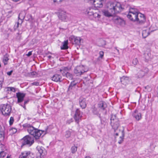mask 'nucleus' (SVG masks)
I'll return each mask as SVG.
<instances>
[{
  "label": "nucleus",
  "instance_id": "obj_59",
  "mask_svg": "<svg viewBox=\"0 0 158 158\" xmlns=\"http://www.w3.org/2000/svg\"><path fill=\"white\" fill-rule=\"evenodd\" d=\"M115 48L116 50H117V47H115Z\"/></svg>",
  "mask_w": 158,
  "mask_h": 158
},
{
  "label": "nucleus",
  "instance_id": "obj_40",
  "mask_svg": "<svg viewBox=\"0 0 158 158\" xmlns=\"http://www.w3.org/2000/svg\"><path fill=\"white\" fill-rule=\"evenodd\" d=\"M138 63V60L137 58H135L132 61L133 64L135 65H136Z\"/></svg>",
  "mask_w": 158,
  "mask_h": 158
},
{
  "label": "nucleus",
  "instance_id": "obj_55",
  "mask_svg": "<svg viewBox=\"0 0 158 158\" xmlns=\"http://www.w3.org/2000/svg\"><path fill=\"white\" fill-rule=\"evenodd\" d=\"M13 129L15 130V131L16 132L17 131V130L15 128H14Z\"/></svg>",
  "mask_w": 158,
  "mask_h": 158
},
{
  "label": "nucleus",
  "instance_id": "obj_56",
  "mask_svg": "<svg viewBox=\"0 0 158 158\" xmlns=\"http://www.w3.org/2000/svg\"><path fill=\"white\" fill-rule=\"evenodd\" d=\"M117 51L118 52V53H119V50L118 49H117Z\"/></svg>",
  "mask_w": 158,
  "mask_h": 158
},
{
  "label": "nucleus",
  "instance_id": "obj_45",
  "mask_svg": "<svg viewBox=\"0 0 158 158\" xmlns=\"http://www.w3.org/2000/svg\"><path fill=\"white\" fill-rule=\"evenodd\" d=\"M145 89H149V90H147V91H148V92H149V90H151L149 86H145Z\"/></svg>",
  "mask_w": 158,
  "mask_h": 158
},
{
  "label": "nucleus",
  "instance_id": "obj_3",
  "mask_svg": "<svg viewBox=\"0 0 158 158\" xmlns=\"http://www.w3.org/2000/svg\"><path fill=\"white\" fill-rule=\"evenodd\" d=\"M0 110L2 114L5 116L10 114L11 110V106L8 104H2L0 106Z\"/></svg>",
  "mask_w": 158,
  "mask_h": 158
},
{
  "label": "nucleus",
  "instance_id": "obj_11",
  "mask_svg": "<svg viewBox=\"0 0 158 158\" xmlns=\"http://www.w3.org/2000/svg\"><path fill=\"white\" fill-rule=\"evenodd\" d=\"M19 158H33L34 156L30 152L25 151L21 153Z\"/></svg>",
  "mask_w": 158,
  "mask_h": 158
},
{
  "label": "nucleus",
  "instance_id": "obj_5",
  "mask_svg": "<svg viewBox=\"0 0 158 158\" xmlns=\"http://www.w3.org/2000/svg\"><path fill=\"white\" fill-rule=\"evenodd\" d=\"M137 75L139 78H142L147 74L149 72L148 69L143 66H141L139 68Z\"/></svg>",
  "mask_w": 158,
  "mask_h": 158
},
{
  "label": "nucleus",
  "instance_id": "obj_39",
  "mask_svg": "<svg viewBox=\"0 0 158 158\" xmlns=\"http://www.w3.org/2000/svg\"><path fill=\"white\" fill-rule=\"evenodd\" d=\"M14 122V118L13 117H10V120L9 121V124L10 126L12 125Z\"/></svg>",
  "mask_w": 158,
  "mask_h": 158
},
{
  "label": "nucleus",
  "instance_id": "obj_7",
  "mask_svg": "<svg viewBox=\"0 0 158 158\" xmlns=\"http://www.w3.org/2000/svg\"><path fill=\"white\" fill-rule=\"evenodd\" d=\"M84 69V67L83 65L77 66L74 69V73L77 76H80L84 73L87 71V70H85Z\"/></svg>",
  "mask_w": 158,
  "mask_h": 158
},
{
  "label": "nucleus",
  "instance_id": "obj_9",
  "mask_svg": "<svg viewBox=\"0 0 158 158\" xmlns=\"http://www.w3.org/2000/svg\"><path fill=\"white\" fill-rule=\"evenodd\" d=\"M82 113L81 112L79 109H77L73 118L75 122L77 123H79V121L81 119V118L82 117Z\"/></svg>",
  "mask_w": 158,
  "mask_h": 158
},
{
  "label": "nucleus",
  "instance_id": "obj_35",
  "mask_svg": "<svg viewBox=\"0 0 158 158\" xmlns=\"http://www.w3.org/2000/svg\"><path fill=\"white\" fill-rule=\"evenodd\" d=\"M99 56L98 58V60H100V59H102L104 56V52L102 51H101L99 52Z\"/></svg>",
  "mask_w": 158,
  "mask_h": 158
},
{
  "label": "nucleus",
  "instance_id": "obj_15",
  "mask_svg": "<svg viewBox=\"0 0 158 158\" xmlns=\"http://www.w3.org/2000/svg\"><path fill=\"white\" fill-rule=\"evenodd\" d=\"M58 17L60 19L64 21H66L68 19L67 14L64 11H61L59 13Z\"/></svg>",
  "mask_w": 158,
  "mask_h": 158
},
{
  "label": "nucleus",
  "instance_id": "obj_53",
  "mask_svg": "<svg viewBox=\"0 0 158 158\" xmlns=\"http://www.w3.org/2000/svg\"><path fill=\"white\" fill-rule=\"evenodd\" d=\"M85 158H91L89 156H87L85 157Z\"/></svg>",
  "mask_w": 158,
  "mask_h": 158
},
{
  "label": "nucleus",
  "instance_id": "obj_51",
  "mask_svg": "<svg viewBox=\"0 0 158 158\" xmlns=\"http://www.w3.org/2000/svg\"><path fill=\"white\" fill-rule=\"evenodd\" d=\"M19 24V22H18L17 23V27H18Z\"/></svg>",
  "mask_w": 158,
  "mask_h": 158
},
{
  "label": "nucleus",
  "instance_id": "obj_1",
  "mask_svg": "<svg viewBox=\"0 0 158 158\" xmlns=\"http://www.w3.org/2000/svg\"><path fill=\"white\" fill-rule=\"evenodd\" d=\"M23 127L24 128H27L29 134L32 135L36 139H39L43 132H44L35 128L28 123L24 124Z\"/></svg>",
  "mask_w": 158,
  "mask_h": 158
},
{
  "label": "nucleus",
  "instance_id": "obj_37",
  "mask_svg": "<svg viewBox=\"0 0 158 158\" xmlns=\"http://www.w3.org/2000/svg\"><path fill=\"white\" fill-rule=\"evenodd\" d=\"M132 12L134 14H138L137 10L135 9H134L133 8H131L130 9L129 13H131V12Z\"/></svg>",
  "mask_w": 158,
  "mask_h": 158
},
{
  "label": "nucleus",
  "instance_id": "obj_38",
  "mask_svg": "<svg viewBox=\"0 0 158 158\" xmlns=\"http://www.w3.org/2000/svg\"><path fill=\"white\" fill-rule=\"evenodd\" d=\"M28 102V100H25L24 101V103L23 104H22L21 103H20L19 104V105L21 106L22 107H23L24 109H25L26 108L25 105Z\"/></svg>",
  "mask_w": 158,
  "mask_h": 158
},
{
  "label": "nucleus",
  "instance_id": "obj_17",
  "mask_svg": "<svg viewBox=\"0 0 158 158\" xmlns=\"http://www.w3.org/2000/svg\"><path fill=\"white\" fill-rule=\"evenodd\" d=\"M138 14H134L131 11V13H129L127 15V17L131 20L135 22L137 20V17Z\"/></svg>",
  "mask_w": 158,
  "mask_h": 158
},
{
  "label": "nucleus",
  "instance_id": "obj_26",
  "mask_svg": "<svg viewBox=\"0 0 158 158\" xmlns=\"http://www.w3.org/2000/svg\"><path fill=\"white\" fill-rule=\"evenodd\" d=\"M150 34L149 30L147 29L146 30H143L142 32V36L143 38H146Z\"/></svg>",
  "mask_w": 158,
  "mask_h": 158
},
{
  "label": "nucleus",
  "instance_id": "obj_4",
  "mask_svg": "<svg viewBox=\"0 0 158 158\" xmlns=\"http://www.w3.org/2000/svg\"><path fill=\"white\" fill-rule=\"evenodd\" d=\"M23 141L22 142L21 147H23L24 146H26V147L31 146L34 142L33 138L29 135H27L22 139Z\"/></svg>",
  "mask_w": 158,
  "mask_h": 158
},
{
  "label": "nucleus",
  "instance_id": "obj_50",
  "mask_svg": "<svg viewBox=\"0 0 158 158\" xmlns=\"http://www.w3.org/2000/svg\"><path fill=\"white\" fill-rule=\"evenodd\" d=\"M31 74L32 75H35V72H31Z\"/></svg>",
  "mask_w": 158,
  "mask_h": 158
},
{
  "label": "nucleus",
  "instance_id": "obj_57",
  "mask_svg": "<svg viewBox=\"0 0 158 158\" xmlns=\"http://www.w3.org/2000/svg\"><path fill=\"white\" fill-rule=\"evenodd\" d=\"M53 1L54 2H56L57 1V0H53Z\"/></svg>",
  "mask_w": 158,
  "mask_h": 158
},
{
  "label": "nucleus",
  "instance_id": "obj_23",
  "mask_svg": "<svg viewBox=\"0 0 158 158\" xmlns=\"http://www.w3.org/2000/svg\"><path fill=\"white\" fill-rule=\"evenodd\" d=\"M98 106L99 108L103 110H104L107 106L106 103L103 101H100L98 104Z\"/></svg>",
  "mask_w": 158,
  "mask_h": 158
},
{
  "label": "nucleus",
  "instance_id": "obj_6",
  "mask_svg": "<svg viewBox=\"0 0 158 158\" xmlns=\"http://www.w3.org/2000/svg\"><path fill=\"white\" fill-rule=\"evenodd\" d=\"M110 124L114 131L115 132L119 126V122L118 118H117L115 115L112 116L110 118Z\"/></svg>",
  "mask_w": 158,
  "mask_h": 158
},
{
  "label": "nucleus",
  "instance_id": "obj_28",
  "mask_svg": "<svg viewBox=\"0 0 158 158\" xmlns=\"http://www.w3.org/2000/svg\"><path fill=\"white\" fill-rule=\"evenodd\" d=\"M68 40H66L63 43V45L61 46V49H66L68 48Z\"/></svg>",
  "mask_w": 158,
  "mask_h": 158
},
{
  "label": "nucleus",
  "instance_id": "obj_2",
  "mask_svg": "<svg viewBox=\"0 0 158 158\" xmlns=\"http://www.w3.org/2000/svg\"><path fill=\"white\" fill-rule=\"evenodd\" d=\"M106 7L114 15L121 12L124 9L120 3L116 2H108L107 4Z\"/></svg>",
  "mask_w": 158,
  "mask_h": 158
},
{
  "label": "nucleus",
  "instance_id": "obj_43",
  "mask_svg": "<svg viewBox=\"0 0 158 158\" xmlns=\"http://www.w3.org/2000/svg\"><path fill=\"white\" fill-rule=\"evenodd\" d=\"M9 89L10 91H11L14 92H15V88L13 87H9Z\"/></svg>",
  "mask_w": 158,
  "mask_h": 158
},
{
  "label": "nucleus",
  "instance_id": "obj_33",
  "mask_svg": "<svg viewBox=\"0 0 158 158\" xmlns=\"http://www.w3.org/2000/svg\"><path fill=\"white\" fill-rule=\"evenodd\" d=\"M65 76L69 79L72 80L73 79V75L70 73L68 72L66 74H65Z\"/></svg>",
  "mask_w": 158,
  "mask_h": 158
},
{
  "label": "nucleus",
  "instance_id": "obj_49",
  "mask_svg": "<svg viewBox=\"0 0 158 158\" xmlns=\"http://www.w3.org/2000/svg\"><path fill=\"white\" fill-rule=\"evenodd\" d=\"M101 123L102 124H104L105 123L104 121H103L102 119H101Z\"/></svg>",
  "mask_w": 158,
  "mask_h": 158
},
{
  "label": "nucleus",
  "instance_id": "obj_16",
  "mask_svg": "<svg viewBox=\"0 0 158 158\" xmlns=\"http://www.w3.org/2000/svg\"><path fill=\"white\" fill-rule=\"evenodd\" d=\"M47 154L45 149H38L37 158H43Z\"/></svg>",
  "mask_w": 158,
  "mask_h": 158
},
{
  "label": "nucleus",
  "instance_id": "obj_30",
  "mask_svg": "<svg viewBox=\"0 0 158 158\" xmlns=\"http://www.w3.org/2000/svg\"><path fill=\"white\" fill-rule=\"evenodd\" d=\"M9 60L8 56L7 55H6L4 56L3 59V61L4 65L7 64V62Z\"/></svg>",
  "mask_w": 158,
  "mask_h": 158
},
{
  "label": "nucleus",
  "instance_id": "obj_52",
  "mask_svg": "<svg viewBox=\"0 0 158 158\" xmlns=\"http://www.w3.org/2000/svg\"><path fill=\"white\" fill-rule=\"evenodd\" d=\"M48 58L50 59L51 57V56H48Z\"/></svg>",
  "mask_w": 158,
  "mask_h": 158
},
{
  "label": "nucleus",
  "instance_id": "obj_31",
  "mask_svg": "<svg viewBox=\"0 0 158 158\" xmlns=\"http://www.w3.org/2000/svg\"><path fill=\"white\" fill-rule=\"evenodd\" d=\"M92 111L94 114L97 115L99 118H100V115L98 113V112L96 108L94 107L93 108Z\"/></svg>",
  "mask_w": 158,
  "mask_h": 158
},
{
  "label": "nucleus",
  "instance_id": "obj_8",
  "mask_svg": "<svg viewBox=\"0 0 158 158\" xmlns=\"http://www.w3.org/2000/svg\"><path fill=\"white\" fill-rule=\"evenodd\" d=\"M69 40L73 44L79 45L81 44V39L80 37H76L74 36H71L69 38Z\"/></svg>",
  "mask_w": 158,
  "mask_h": 158
},
{
  "label": "nucleus",
  "instance_id": "obj_29",
  "mask_svg": "<svg viewBox=\"0 0 158 158\" xmlns=\"http://www.w3.org/2000/svg\"><path fill=\"white\" fill-rule=\"evenodd\" d=\"M98 44L100 47H103L106 45V42L103 40L100 39L98 41Z\"/></svg>",
  "mask_w": 158,
  "mask_h": 158
},
{
  "label": "nucleus",
  "instance_id": "obj_48",
  "mask_svg": "<svg viewBox=\"0 0 158 158\" xmlns=\"http://www.w3.org/2000/svg\"><path fill=\"white\" fill-rule=\"evenodd\" d=\"M72 152L73 153H74L77 151V149H72Z\"/></svg>",
  "mask_w": 158,
  "mask_h": 158
},
{
  "label": "nucleus",
  "instance_id": "obj_41",
  "mask_svg": "<svg viewBox=\"0 0 158 158\" xmlns=\"http://www.w3.org/2000/svg\"><path fill=\"white\" fill-rule=\"evenodd\" d=\"M92 15H93V16L95 18L97 17L98 18H100V15L99 14L96 13H93Z\"/></svg>",
  "mask_w": 158,
  "mask_h": 158
},
{
  "label": "nucleus",
  "instance_id": "obj_54",
  "mask_svg": "<svg viewBox=\"0 0 158 158\" xmlns=\"http://www.w3.org/2000/svg\"><path fill=\"white\" fill-rule=\"evenodd\" d=\"M12 0L13 1L16 2H17L18 1H19V0Z\"/></svg>",
  "mask_w": 158,
  "mask_h": 158
},
{
  "label": "nucleus",
  "instance_id": "obj_42",
  "mask_svg": "<svg viewBox=\"0 0 158 158\" xmlns=\"http://www.w3.org/2000/svg\"><path fill=\"white\" fill-rule=\"evenodd\" d=\"M6 155V153L4 152H0V156L4 157Z\"/></svg>",
  "mask_w": 158,
  "mask_h": 158
},
{
  "label": "nucleus",
  "instance_id": "obj_36",
  "mask_svg": "<svg viewBox=\"0 0 158 158\" xmlns=\"http://www.w3.org/2000/svg\"><path fill=\"white\" fill-rule=\"evenodd\" d=\"M71 135V131H68L66 132L65 136L66 138H69V137H70Z\"/></svg>",
  "mask_w": 158,
  "mask_h": 158
},
{
  "label": "nucleus",
  "instance_id": "obj_27",
  "mask_svg": "<svg viewBox=\"0 0 158 158\" xmlns=\"http://www.w3.org/2000/svg\"><path fill=\"white\" fill-rule=\"evenodd\" d=\"M5 132L0 125V140H3L4 138Z\"/></svg>",
  "mask_w": 158,
  "mask_h": 158
},
{
  "label": "nucleus",
  "instance_id": "obj_61",
  "mask_svg": "<svg viewBox=\"0 0 158 158\" xmlns=\"http://www.w3.org/2000/svg\"><path fill=\"white\" fill-rule=\"evenodd\" d=\"M76 147V148H77V147Z\"/></svg>",
  "mask_w": 158,
  "mask_h": 158
},
{
  "label": "nucleus",
  "instance_id": "obj_34",
  "mask_svg": "<svg viewBox=\"0 0 158 158\" xmlns=\"http://www.w3.org/2000/svg\"><path fill=\"white\" fill-rule=\"evenodd\" d=\"M4 77L2 76L0 78V89L2 88V83L4 81Z\"/></svg>",
  "mask_w": 158,
  "mask_h": 158
},
{
  "label": "nucleus",
  "instance_id": "obj_13",
  "mask_svg": "<svg viewBox=\"0 0 158 158\" xmlns=\"http://www.w3.org/2000/svg\"><path fill=\"white\" fill-rule=\"evenodd\" d=\"M16 94V97L18 98L17 103H18L19 105V104L21 103L23 101L24 98L25 96V94L18 92Z\"/></svg>",
  "mask_w": 158,
  "mask_h": 158
},
{
  "label": "nucleus",
  "instance_id": "obj_58",
  "mask_svg": "<svg viewBox=\"0 0 158 158\" xmlns=\"http://www.w3.org/2000/svg\"><path fill=\"white\" fill-rule=\"evenodd\" d=\"M6 158H10V156H7L6 157Z\"/></svg>",
  "mask_w": 158,
  "mask_h": 158
},
{
  "label": "nucleus",
  "instance_id": "obj_25",
  "mask_svg": "<svg viewBox=\"0 0 158 158\" xmlns=\"http://www.w3.org/2000/svg\"><path fill=\"white\" fill-rule=\"evenodd\" d=\"M68 68L67 67H63L60 69V72L62 73L63 76H64L68 72Z\"/></svg>",
  "mask_w": 158,
  "mask_h": 158
},
{
  "label": "nucleus",
  "instance_id": "obj_44",
  "mask_svg": "<svg viewBox=\"0 0 158 158\" xmlns=\"http://www.w3.org/2000/svg\"><path fill=\"white\" fill-rule=\"evenodd\" d=\"M31 84L34 85L38 86L39 85V83L38 82H34L31 83Z\"/></svg>",
  "mask_w": 158,
  "mask_h": 158
},
{
  "label": "nucleus",
  "instance_id": "obj_22",
  "mask_svg": "<svg viewBox=\"0 0 158 158\" xmlns=\"http://www.w3.org/2000/svg\"><path fill=\"white\" fill-rule=\"evenodd\" d=\"M120 133L121 134L122 136H120L119 138V139L118 140V143L119 144H121L123 142V141L124 137V130H123L122 131H121L120 132H119L118 133L117 132L116 133H115V134L116 135H118Z\"/></svg>",
  "mask_w": 158,
  "mask_h": 158
},
{
  "label": "nucleus",
  "instance_id": "obj_10",
  "mask_svg": "<svg viewBox=\"0 0 158 158\" xmlns=\"http://www.w3.org/2000/svg\"><path fill=\"white\" fill-rule=\"evenodd\" d=\"M145 20L144 15L140 13H139L137 18V20L135 22H137L139 24H142L145 22Z\"/></svg>",
  "mask_w": 158,
  "mask_h": 158
},
{
  "label": "nucleus",
  "instance_id": "obj_14",
  "mask_svg": "<svg viewBox=\"0 0 158 158\" xmlns=\"http://www.w3.org/2000/svg\"><path fill=\"white\" fill-rule=\"evenodd\" d=\"M93 4L96 7H102L106 0H93Z\"/></svg>",
  "mask_w": 158,
  "mask_h": 158
},
{
  "label": "nucleus",
  "instance_id": "obj_18",
  "mask_svg": "<svg viewBox=\"0 0 158 158\" xmlns=\"http://www.w3.org/2000/svg\"><path fill=\"white\" fill-rule=\"evenodd\" d=\"M132 115L137 121L139 120L142 118L141 114L138 110H135L133 113Z\"/></svg>",
  "mask_w": 158,
  "mask_h": 158
},
{
  "label": "nucleus",
  "instance_id": "obj_24",
  "mask_svg": "<svg viewBox=\"0 0 158 158\" xmlns=\"http://www.w3.org/2000/svg\"><path fill=\"white\" fill-rule=\"evenodd\" d=\"M102 12L105 16L108 17L112 16L114 15L112 13L110 12L108 9H107V10H103L102 11Z\"/></svg>",
  "mask_w": 158,
  "mask_h": 158
},
{
  "label": "nucleus",
  "instance_id": "obj_20",
  "mask_svg": "<svg viewBox=\"0 0 158 158\" xmlns=\"http://www.w3.org/2000/svg\"><path fill=\"white\" fill-rule=\"evenodd\" d=\"M130 80V78L127 77L123 76L120 78L121 82L125 85L129 83Z\"/></svg>",
  "mask_w": 158,
  "mask_h": 158
},
{
  "label": "nucleus",
  "instance_id": "obj_19",
  "mask_svg": "<svg viewBox=\"0 0 158 158\" xmlns=\"http://www.w3.org/2000/svg\"><path fill=\"white\" fill-rule=\"evenodd\" d=\"M52 80L55 82H61L62 81V79L61 76L58 74H55L51 77Z\"/></svg>",
  "mask_w": 158,
  "mask_h": 158
},
{
  "label": "nucleus",
  "instance_id": "obj_12",
  "mask_svg": "<svg viewBox=\"0 0 158 158\" xmlns=\"http://www.w3.org/2000/svg\"><path fill=\"white\" fill-rule=\"evenodd\" d=\"M113 20L117 24L121 26H124L125 24V22L123 19L119 17H114Z\"/></svg>",
  "mask_w": 158,
  "mask_h": 158
},
{
  "label": "nucleus",
  "instance_id": "obj_46",
  "mask_svg": "<svg viewBox=\"0 0 158 158\" xmlns=\"http://www.w3.org/2000/svg\"><path fill=\"white\" fill-rule=\"evenodd\" d=\"M32 55V51L29 52L27 54V55L28 56H29Z\"/></svg>",
  "mask_w": 158,
  "mask_h": 158
},
{
  "label": "nucleus",
  "instance_id": "obj_47",
  "mask_svg": "<svg viewBox=\"0 0 158 158\" xmlns=\"http://www.w3.org/2000/svg\"><path fill=\"white\" fill-rule=\"evenodd\" d=\"M12 72H13V71L12 70H11V71H10V72H7V74L8 75L10 76Z\"/></svg>",
  "mask_w": 158,
  "mask_h": 158
},
{
  "label": "nucleus",
  "instance_id": "obj_21",
  "mask_svg": "<svg viewBox=\"0 0 158 158\" xmlns=\"http://www.w3.org/2000/svg\"><path fill=\"white\" fill-rule=\"evenodd\" d=\"M80 106L82 109H85L86 106V100L84 98H80L79 100Z\"/></svg>",
  "mask_w": 158,
  "mask_h": 158
},
{
  "label": "nucleus",
  "instance_id": "obj_60",
  "mask_svg": "<svg viewBox=\"0 0 158 158\" xmlns=\"http://www.w3.org/2000/svg\"><path fill=\"white\" fill-rule=\"evenodd\" d=\"M20 20H21V23H22V19H20Z\"/></svg>",
  "mask_w": 158,
  "mask_h": 158
},
{
  "label": "nucleus",
  "instance_id": "obj_32",
  "mask_svg": "<svg viewBox=\"0 0 158 158\" xmlns=\"http://www.w3.org/2000/svg\"><path fill=\"white\" fill-rule=\"evenodd\" d=\"M76 84V83L74 81H73V82H72L69 86L68 89L69 90L72 89H73V88L75 86Z\"/></svg>",
  "mask_w": 158,
  "mask_h": 158
}]
</instances>
